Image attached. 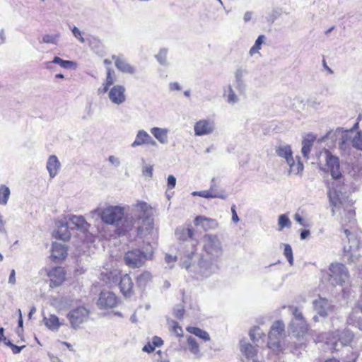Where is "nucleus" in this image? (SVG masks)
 Listing matches in <instances>:
<instances>
[{"instance_id":"obj_32","label":"nucleus","mask_w":362,"mask_h":362,"mask_svg":"<svg viewBox=\"0 0 362 362\" xmlns=\"http://www.w3.org/2000/svg\"><path fill=\"white\" fill-rule=\"evenodd\" d=\"M187 342L189 346V349L192 354L196 355L199 354V344L194 337H192V336L187 337Z\"/></svg>"},{"instance_id":"obj_46","label":"nucleus","mask_w":362,"mask_h":362,"mask_svg":"<svg viewBox=\"0 0 362 362\" xmlns=\"http://www.w3.org/2000/svg\"><path fill=\"white\" fill-rule=\"evenodd\" d=\"M151 278V275L149 273H143L138 277V282L141 283L145 279H148Z\"/></svg>"},{"instance_id":"obj_24","label":"nucleus","mask_w":362,"mask_h":362,"mask_svg":"<svg viewBox=\"0 0 362 362\" xmlns=\"http://www.w3.org/2000/svg\"><path fill=\"white\" fill-rule=\"evenodd\" d=\"M240 351L242 354L248 359H254L257 354V350L255 346L250 343L241 344Z\"/></svg>"},{"instance_id":"obj_42","label":"nucleus","mask_w":362,"mask_h":362,"mask_svg":"<svg viewBox=\"0 0 362 362\" xmlns=\"http://www.w3.org/2000/svg\"><path fill=\"white\" fill-rule=\"evenodd\" d=\"M71 31L75 37H76L81 42H84L85 40L82 36V33L76 27L74 26Z\"/></svg>"},{"instance_id":"obj_21","label":"nucleus","mask_w":362,"mask_h":362,"mask_svg":"<svg viewBox=\"0 0 362 362\" xmlns=\"http://www.w3.org/2000/svg\"><path fill=\"white\" fill-rule=\"evenodd\" d=\"M175 235L178 240L185 241L193 239L194 230L190 225L186 227H180L176 230Z\"/></svg>"},{"instance_id":"obj_35","label":"nucleus","mask_w":362,"mask_h":362,"mask_svg":"<svg viewBox=\"0 0 362 362\" xmlns=\"http://www.w3.org/2000/svg\"><path fill=\"white\" fill-rule=\"evenodd\" d=\"M265 37L263 35H259L256 40L255 45L250 48V54L253 55L254 54L259 52L261 49V45L264 42Z\"/></svg>"},{"instance_id":"obj_14","label":"nucleus","mask_w":362,"mask_h":362,"mask_svg":"<svg viewBox=\"0 0 362 362\" xmlns=\"http://www.w3.org/2000/svg\"><path fill=\"white\" fill-rule=\"evenodd\" d=\"M110 100L114 104L120 105L125 101V88L121 85L114 86L109 91Z\"/></svg>"},{"instance_id":"obj_15","label":"nucleus","mask_w":362,"mask_h":362,"mask_svg":"<svg viewBox=\"0 0 362 362\" xmlns=\"http://www.w3.org/2000/svg\"><path fill=\"white\" fill-rule=\"evenodd\" d=\"M195 226L201 227L204 231L215 229L218 226L216 220L205 217L204 216H197L194 219Z\"/></svg>"},{"instance_id":"obj_34","label":"nucleus","mask_w":362,"mask_h":362,"mask_svg":"<svg viewBox=\"0 0 362 362\" xmlns=\"http://www.w3.org/2000/svg\"><path fill=\"white\" fill-rule=\"evenodd\" d=\"M50 63L57 64L63 68H69L73 64V62L71 61L64 60L59 57H54L52 62H47V67H49L48 64H49Z\"/></svg>"},{"instance_id":"obj_59","label":"nucleus","mask_w":362,"mask_h":362,"mask_svg":"<svg viewBox=\"0 0 362 362\" xmlns=\"http://www.w3.org/2000/svg\"><path fill=\"white\" fill-rule=\"evenodd\" d=\"M318 313L322 317H326L327 315V313L325 310H319Z\"/></svg>"},{"instance_id":"obj_40","label":"nucleus","mask_w":362,"mask_h":362,"mask_svg":"<svg viewBox=\"0 0 362 362\" xmlns=\"http://www.w3.org/2000/svg\"><path fill=\"white\" fill-rule=\"evenodd\" d=\"M194 195H198L201 197L204 198H213L216 197V195L213 194L212 192L209 190H203L199 192H196L193 193Z\"/></svg>"},{"instance_id":"obj_17","label":"nucleus","mask_w":362,"mask_h":362,"mask_svg":"<svg viewBox=\"0 0 362 362\" xmlns=\"http://www.w3.org/2000/svg\"><path fill=\"white\" fill-rule=\"evenodd\" d=\"M144 144L155 146L156 143L146 132L140 130L138 132L134 141L132 144V146L136 147Z\"/></svg>"},{"instance_id":"obj_50","label":"nucleus","mask_w":362,"mask_h":362,"mask_svg":"<svg viewBox=\"0 0 362 362\" xmlns=\"http://www.w3.org/2000/svg\"><path fill=\"white\" fill-rule=\"evenodd\" d=\"M170 89L171 90H180V86L179 83L177 82L171 83L170 84Z\"/></svg>"},{"instance_id":"obj_49","label":"nucleus","mask_w":362,"mask_h":362,"mask_svg":"<svg viewBox=\"0 0 362 362\" xmlns=\"http://www.w3.org/2000/svg\"><path fill=\"white\" fill-rule=\"evenodd\" d=\"M9 283L13 284L16 282V272L14 269H12L9 276Z\"/></svg>"},{"instance_id":"obj_20","label":"nucleus","mask_w":362,"mask_h":362,"mask_svg":"<svg viewBox=\"0 0 362 362\" xmlns=\"http://www.w3.org/2000/svg\"><path fill=\"white\" fill-rule=\"evenodd\" d=\"M284 331L285 326L282 322H274L268 334L269 339H279L284 334Z\"/></svg>"},{"instance_id":"obj_45","label":"nucleus","mask_w":362,"mask_h":362,"mask_svg":"<svg viewBox=\"0 0 362 362\" xmlns=\"http://www.w3.org/2000/svg\"><path fill=\"white\" fill-rule=\"evenodd\" d=\"M154 350L155 346H153L151 342H148L143 348V351L147 353L153 352Z\"/></svg>"},{"instance_id":"obj_54","label":"nucleus","mask_w":362,"mask_h":362,"mask_svg":"<svg viewBox=\"0 0 362 362\" xmlns=\"http://www.w3.org/2000/svg\"><path fill=\"white\" fill-rule=\"evenodd\" d=\"M235 99H236V96H235V93L231 90L228 95V101L233 103L235 101Z\"/></svg>"},{"instance_id":"obj_39","label":"nucleus","mask_w":362,"mask_h":362,"mask_svg":"<svg viewBox=\"0 0 362 362\" xmlns=\"http://www.w3.org/2000/svg\"><path fill=\"white\" fill-rule=\"evenodd\" d=\"M58 37H59L58 35H45L42 37V39L40 41V42L41 43L55 44Z\"/></svg>"},{"instance_id":"obj_23","label":"nucleus","mask_w":362,"mask_h":362,"mask_svg":"<svg viewBox=\"0 0 362 362\" xmlns=\"http://www.w3.org/2000/svg\"><path fill=\"white\" fill-rule=\"evenodd\" d=\"M60 168V163L54 155L50 156L47 163V169L51 177H54L58 173Z\"/></svg>"},{"instance_id":"obj_1","label":"nucleus","mask_w":362,"mask_h":362,"mask_svg":"<svg viewBox=\"0 0 362 362\" xmlns=\"http://www.w3.org/2000/svg\"><path fill=\"white\" fill-rule=\"evenodd\" d=\"M328 197L329 198L330 203L332 206V213L334 214L337 209L342 208L346 212L349 221L347 223L342 224L343 232L344 233L346 238L349 241L351 236L353 235L354 230L356 227V221L355 217V209H354L352 204H347L341 200L339 194L334 189H329L328 192Z\"/></svg>"},{"instance_id":"obj_16","label":"nucleus","mask_w":362,"mask_h":362,"mask_svg":"<svg viewBox=\"0 0 362 362\" xmlns=\"http://www.w3.org/2000/svg\"><path fill=\"white\" fill-rule=\"evenodd\" d=\"M276 154L285 158L286 163L290 166L291 170H295V161L293 157V153L291 148V146L288 145L279 146L276 149Z\"/></svg>"},{"instance_id":"obj_57","label":"nucleus","mask_w":362,"mask_h":362,"mask_svg":"<svg viewBox=\"0 0 362 362\" xmlns=\"http://www.w3.org/2000/svg\"><path fill=\"white\" fill-rule=\"evenodd\" d=\"M324 362H340L339 359L336 358H329L326 359Z\"/></svg>"},{"instance_id":"obj_37","label":"nucleus","mask_w":362,"mask_h":362,"mask_svg":"<svg viewBox=\"0 0 362 362\" xmlns=\"http://www.w3.org/2000/svg\"><path fill=\"white\" fill-rule=\"evenodd\" d=\"M284 255L291 265L293 263V250L290 245H284Z\"/></svg>"},{"instance_id":"obj_26","label":"nucleus","mask_w":362,"mask_h":362,"mask_svg":"<svg viewBox=\"0 0 362 362\" xmlns=\"http://www.w3.org/2000/svg\"><path fill=\"white\" fill-rule=\"evenodd\" d=\"M186 330L189 333L194 334L196 337H199L204 341H208L210 340V337L208 332L199 327L189 326L187 327Z\"/></svg>"},{"instance_id":"obj_33","label":"nucleus","mask_w":362,"mask_h":362,"mask_svg":"<svg viewBox=\"0 0 362 362\" xmlns=\"http://www.w3.org/2000/svg\"><path fill=\"white\" fill-rule=\"evenodd\" d=\"M351 144L354 148L357 150L362 151V132L358 131L354 136L351 141Z\"/></svg>"},{"instance_id":"obj_29","label":"nucleus","mask_w":362,"mask_h":362,"mask_svg":"<svg viewBox=\"0 0 362 362\" xmlns=\"http://www.w3.org/2000/svg\"><path fill=\"white\" fill-rule=\"evenodd\" d=\"M151 133L158 139L160 143L165 144L167 142V130L159 127H153L151 129Z\"/></svg>"},{"instance_id":"obj_36","label":"nucleus","mask_w":362,"mask_h":362,"mask_svg":"<svg viewBox=\"0 0 362 362\" xmlns=\"http://www.w3.org/2000/svg\"><path fill=\"white\" fill-rule=\"evenodd\" d=\"M170 332L173 333L177 337H183V330L182 327L176 321H173L170 326Z\"/></svg>"},{"instance_id":"obj_38","label":"nucleus","mask_w":362,"mask_h":362,"mask_svg":"<svg viewBox=\"0 0 362 362\" xmlns=\"http://www.w3.org/2000/svg\"><path fill=\"white\" fill-rule=\"evenodd\" d=\"M5 344L8 346H9L13 354H17L21 351V350L25 348V345L18 346L17 345H15L14 344L11 343L9 340L5 341Z\"/></svg>"},{"instance_id":"obj_28","label":"nucleus","mask_w":362,"mask_h":362,"mask_svg":"<svg viewBox=\"0 0 362 362\" xmlns=\"http://www.w3.org/2000/svg\"><path fill=\"white\" fill-rule=\"evenodd\" d=\"M54 237L56 239L62 240L63 241H68L71 238V233L66 226H62L54 233Z\"/></svg>"},{"instance_id":"obj_58","label":"nucleus","mask_w":362,"mask_h":362,"mask_svg":"<svg viewBox=\"0 0 362 362\" xmlns=\"http://www.w3.org/2000/svg\"><path fill=\"white\" fill-rule=\"evenodd\" d=\"M107 275L109 276V277H108L109 279L110 278V276L112 277V278H117V274L114 273V272H110L108 274H107Z\"/></svg>"},{"instance_id":"obj_18","label":"nucleus","mask_w":362,"mask_h":362,"mask_svg":"<svg viewBox=\"0 0 362 362\" xmlns=\"http://www.w3.org/2000/svg\"><path fill=\"white\" fill-rule=\"evenodd\" d=\"M112 59L115 60V66L122 72L132 74L135 69L131 66L124 59L121 57L112 55Z\"/></svg>"},{"instance_id":"obj_55","label":"nucleus","mask_w":362,"mask_h":362,"mask_svg":"<svg viewBox=\"0 0 362 362\" xmlns=\"http://www.w3.org/2000/svg\"><path fill=\"white\" fill-rule=\"evenodd\" d=\"M259 330V328L258 327H255L254 329H252V330H250V338L254 340L255 339V332Z\"/></svg>"},{"instance_id":"obj_52","label":"nucleus","mask_w":362,"mask_h":362,"mask_svg":"<svg viewBox=\"0 0 362 362\" xmlns=\"http://www.w3.org/2000/svg\"><path fill=\"white\" fill-rule=\"evenodd\" d=\"M5 228H4V221L3 220L2 216L0 214V233H5Z\"/></svg>"},{"instance_id":"obj_56","label":"nucleus","mask_w":362,"mask_h":362,"mask_svg":"<svg viewBox=\"0 0 362 362\" xmlns=\"http://www.w3.org/2000/svg\"><path fill=\"white\" fill-rule=\"evenodd\" d=\"M62 344L67 347V349L71 351H74V349L72 345L66 341H63Z\"/></svg>"},{"instance_id":"obj_12","label":"nucleus","mask_w":362,"mask_h":362,"mask_svg":"<svg viewBox=\"0 0 362 362\" xmlns=\"http://www.w3.org/2000/svg\"><path fill=\"white\" fill-rule=\"evenodd\" d=\"M194 130L197 136L210 134L214 130V123L209 119H200L195 123Z\"/></svg>"},{"instance_id":"obj_31","label":"nucleus","mask_w":362,"mask_h":362,"mask_svg":"<svg viewBox=\"0 0 362 362\" xmlns=\"http://www.w3.org/2000/svg\"><path fill=\"white\" fill-rule=\"evenodd\" d=\"M291 222L286 214H281L279 216L278 219V230H282L284 228H290Z\"/></svg>"},{"instance_id":"obj_48","label":"nucleus","mask_w":362,"mask_h":362,"mask_svg":"<svg viewBox=\"0 0 362 362\" xmlns=\"http://www.w3.org/2000/svg\"><path fill=\"white\" fill-rule=\"evenodd\" d=\"M295 220L302 226H305L304 219L300 216L299 214H296L294 216Z\"/></svg>"},{"instance_id":"obj_51","label":"nucleus","mask_w":362,"mask_h":362,"mask_svg":"<svg viewBox=\"0 0 362 362\" xmlns=\"http://www.w3.org/2000/svg\"><path fill=\"white\" fill-rule=\"evenodd\" d=\"M4 329L3 327H1L0 328V342L3 341L5 344V341H8V339H7L4 337Z\"/></svg>"},{"instance_id":"obj_41","label":"nucleus","mask_w":362,"mask_h":362,"mask_svg":"<svg viewBox=\"0 0 362 362\" xmlns=\"http://www.w3.org/2000/svg\"><path fill=\"white\" fill-rule=\"evenodd\" d=\"M295 317L297 320H298L300 321V324L302 325V327L303 329H305V331H308V324L306 323V322L305 321L303 317V315L301 313H297V311H296L295 313Z\"/></svg>"},{"instance_id":"obj_61","label":"nucleus","mask_w":362,"mask_h":362,"mask_svg":"<svg viewBox=\"0 0 362 362\" xmlns=\"http://www.w3.org/2000/svg\"><path fill=\"white\" fill-rule=\"evenodd\" d=\"M357 324H358V329L362 330V319L358 320Z\"/></svg>"},{"instance_id":"obj_9","label":"nucleus","mask_w":362,"mask_h":362,"mask_svg":"<svg viewBox=\"0 0 362 362\" xmlns=\"http://www.w3.org/2000/svg\"><path fill=\"white\" fill-rule=\"evenodd\" d=\"M47 276L49 279V286L56 288L66 280V271L62 267H54L47 272Z\"/></svg>"},{"instance_id":"obj_30","label":"nucleus","mask_w":362,"mask_h":362,"mask_svg":"<svg viewBox=\"0 0 362 362\" xmlns=\"http://www.w3.org/2000/svg\"><path fill=\"white\" fill-rule=\"evenodd\" d=\"M10 189L4 185H0V205H6L10 197Z\"/></svg>"},{"instance_id":"obj_47","label":"nucleus","mask_w":362,"mask_h":362,"mask_svg":"<svg viewBox=\"0 0 362 362\" xmlns=\"http://www.w3.org/2000/svg\"><path fill=\"white\" fill-rule=\"evenodd\" d=\"M231 211H232V220L235 223L238 222L239 218H238V214L236 213L235 206L234 205L231 207Z\"/></svg>"},{"instance_id":"obj_62","label":"nucleus","mask_w":362,"mask_h":362,"mask_svg":"<svg viewBox=\"0 0 362 362\" xmlns=\"http://www.w3.org/2000/svg\"><path fill=\"white\" fill-rule=\"evenodd\" d=\"M244 19H245V21H249L250 19V16L248 13H246L245 15Z\"/></svg>"},{"instance_id":"obj_43","label":"nucleus","mask_w":362,"mask_h":362,"mask_svg":"<svg viewBox=\"0 0 362 362\" xmlns=\"http://www.w3.org/2000/svg\"><path fill=\"white\" fill-rule=\"evenodd\" d=\"M176 185V179L173 175H169L168 177V187L169 189H173L175 187Z\"/></svg>"},{"instance_id":"obj_3","label":"nucleus","mask_w":362,"mask_h":362,"mask_svg":"<svg viewBox=\"0 0 362 362\" xmlns=\"http://www.w3.org/2000/svg\"><path fill=\"white\" fill-rule=\"evenodd\" d=\"M106 224L114 225L120 221L124 215V209L119 206H110L106 208H98L94 211Z\"/></svg>"},{"instance_id":"obj_8","label":"nucleus","mask_w":362,"mask_h":362,"mask_svg":"<svg viewBox=\"0 0 362 362\" xmlns=\"http://www.w3.org/2000/svg\"><path fill=\"white\" fill-rule=\"evenodd\" d=\"M89 315V311L84 307H78L69 312L67 317L71 327L74 329L87 320Z\"/></svg>"},{"instance_id":"obj_10","label":"nucleus","mask_w":362,"mask_h":362,"mask_svg":"<svg viewBox=\"0 0 362 362\" xmlns=\"http://www.w3.org/2000/svg\"><path fill=\"white\" fill-rule=\"evenodd\" d=\"M118 298L111 291H102L98 300V305L103 309L112 308L118 304Z\"/></svg>"},{"instance_id":"obj_53","label":"nucleus","mask_w":362,"mask_h":362,"mask_svg":"<svg viewBox=\"0 0 362 362\" xmlns=\"http://www.w3.org/2000/svg\"><path fill=\"white\" fill-rule=\"evenodd\" d=\"M310 235V231L308 230H302V232L300 233V238L301 239H305L306 238H308Z\"/></svg>"},{"instance_id":"obj_27","label":"nucleus","mask_w":362,"mask_h":362,"mask_svg":"<svg viewBox=\"0 0 362 362\" xmlns=\"http://www.w3.org/2000/svg\"><path fill=\"white\" fill-rule=\"evenodd\" d=\"M70 221L73 224H74L77 228L88 230L90 227V224L87 223L86 219L82 216H72L70 218Z\"/></svg>"},{"instance_id":"obj_22","label":"nucleus","mask_w":362,"mask_h":362,"mask_svg":"<svg viewBox=\"0 0 362 362\" xmlns=\"http://www.w3.org/2000/svg\"><path fill=\"white\" fill-rule=\"evenodd\" d=\"M115 81V71L108 68L107 69V76L105 82L103 84V87L98 88V93L104 94L107 93L110 88V87L114 83Z\"/></svg>"},{"instance_id":"obj_19","label":"nucleus","mask_w":362,"mask_h":362,"mask_svg":"<svg viewBox=\"0 0 362 362\" xmlns=\"http://www.w3.org/2000/svg\"><path fill=\"white\" fill-rule=\"evenodd\" d=\"M316 140V136L313 134H308L302 141V149L301 152L303 156L305 158H309V154L310 153L312 146H313L314 142Z\"/></svg>"},{"instance_id":"obj_5","label":"nucleus","mask_w":362,"mask_h":362,"mask_svg":"<svg viewBox=\"0 0 362 362\" xmlns=\"http://www.w3.org/2000/svg\"><path fill=\"white\" fill-rule=\"evenodd\" d=\"M349 278V272L344 264L339 262L332 263L329 267L328 280L333 285H341Z\"/></svg>"},{"instance_id":"obj_13","label":"nucleus","mask_w":362,"mask_h":362,"mask_svg":"<svg viewBox=\"0 0 362 362\" xmlns=\"http://www.w3.org/2000/svg\"><path fill=\"white\" fill-rule=\"evenodd\" d=\"M119 287L120 291L125 297L131 296L134 293V283L127 274L119 277Z\"/></svg>"},{"instance_id":"obj_6","label":"nucleus","mask_w":362,"mask_h":362,"mask_svg":"<svg viewBox=\"0 0 362 362\" xmlns=\"http://www.w3.org/2000/svg\"><path fill=\"white\" fill-rule=\"evenodd\" d=\"M203 249L212 258H218L223 254L221 243L216 235L206 234L203 238Z\"/></svg>"},{"instance_id":"obj_25","label":"nucleus","mask_w":362,"mask_h":362,"mask_svg":"<svg viewBox=\"0 0 362 362\" xmlns=\"http://www.w3.org/2000/svg\"><path fill=\"white\" fill-rule=\"evenodd\" d=\"M43 321L45 326L52 330H57L61 325L58 317L55 315H49L48 317H45Z\"/></svg>"},{"instance_id":"obj_4","label":"nucleus","mask_w":362,"mask_h":362,"mask_svg":"<svg viewBox=\"0 0 362 362\" xmlns=\"http://www.w3.org/2000/svg\"><path fill=\"white\" fill-rule=\"evenodd\" d=\"M320 155H324L325 158V167L321 169L325 173H330L333 180H338L342 178L339 158L325 148L320 151Z\"/></svg>"},{"instance_id":"obj_64","label":"nucleus","mask_w":362,"mask_h":362,"mask_svg":"<svg viewBox=\"0 0 362 362\" xmlns=\"http://www.w3.org/2000/svg\"><path fill=\"white\" fill-rule=\"evenodd\" d=\"M104 64H107V65H110V64H111V61L109 60V59H105L104 60Z\"/></svg>"},{"instance_id":"obj_11","label":"nucleus","mask_w":362,"mask_h":362,"mask_svg":"<svg viewBox=\"0 0 362 362\" xmlns=\"http://www.w3.org/2000/svg\"><path fill=\"white\" fill-rule=\"evenodd\" d=\"M67 257V247L59 243H53L52 245L50 259L55 263L64 261Z\"/></svg>"},{"instance_id":"obj_7","label":"nucleus","mask_w":362,"mask_h":362,"mask_svg":"<svg viewBox=\"0 0 362 362\" xmlns=\"http://www.w3.org/2000/svg\"><path fill=\"white\" fill-rule=\"evenodd\" d=\"M147 259L146 254L139 249H133L127 251L124 256L126 265L132 268L142 267Z\"/></svg>"},{"instance_id":"obj_2","label":"nucleus","mask_w":362,"mask_h":362,"mask_svg":"<svg viewBox=\"0 0 362 362\" xmlns=\"http://www.w3.org/2000/svg\"><path fill=\"white\" fill-rule=\"evenodd\" d=\"M134 207L139 218L143 220V226L138 228L137 233L141 237H145L153 229V208L144 201H137Z\"/></svg>"},{"instance_id":"obj_63","label":"nucleus","mask_w":362,"mask_h":362,"mask_svg":"<svg viewBox=\"0 0 362 362\" xmlns=\"http://www.w3.org/2000/svg\"><path fill=\"white\" fill-rule=\"evenodd\" d=\"M55 77L57 78H64V75L62 74H57L55 75Z\"/></svg>"},{"instance_id":"obj_60","label":"nucleus","mask_w":362,"mask_h":362,"mask_svg":"<svg viewBox=\"0 0 362 362\" xmlns=\"http://www.w3.org/2000/svg\"><path fill=\"white\" fill-rule=\"evenodd\" d=\"M303 164H302V163H298V168H297L298 172H299V171H302V170H303Z\"/></svg>"},{"instance_id":"obj_44","label":"nucleus","mask_w":362,"mask_h":362,"mask_svg":"<svg viewBox=\"0 0 362 362\" xmlns=\"http://www.w3.org/2000/svg\"><path fill=\"white\" fill-rule=\"evenodd\" d=\"M163 340L161 339L160 337H154L152 339V341L151 342L153 346H155V348L157 347V346H160L163 344Z\"/></svg>"}]
</instances>
